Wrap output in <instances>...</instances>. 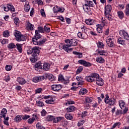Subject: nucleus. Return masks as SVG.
Listing matches in <instances>:
<instances>
[{"label": "nucleus", "mask_w": 129, "mask_h": 129, "mask_svg": "<svg viewBox=\"0 0 129 129\" xmlns=\"http://www.w3.org/2000/svg\"><path fill=\"white\" fill-rule=\"evenodd\" d=\"M85 79L88 82L92 83L95 82L99 86H102L104 84L103 79L100 78L99 75L97 73H92L90 76L86 77Z\"/></svg>", "instance_id": "f257e3e1"}, {"label": "nucleus", "mask_w": 129, "mask_h": 129, "mask_svg": "<svg viewBox=\"0 0 129 129\" xmlns=\"http://www.w3.org/2000/svg\"><path fill=\"white\" fill-rule=\"evenodd\" d=\"M98 54L101 56H105L107 54L106 51L104 50H99L98 51Z\"/></svg>", "instance_id": "ea45409f"}, {"label": "nucleus", "mask_w": 129, "mask_h": 129, "mask_svg": "<svg viewBox=\"0 0 129 129\" xmlns=\"http://www.w3.org/2000/svg\"><path fill=\"white\" fill-rule=\"evenodd\" d=\"M4 11L5 12H9V11H11V12H15L16 10L15 7L13 5L8 4L7 6L4 7Z\"/></svg>", "instance_id": "f8f14e48"}, {"label": "nucleus", "mask_w": 129, "mask_h": 129, "mask_svg": "<svg viewBox=\"0 0 129 129\" xmlns=\"http://www.w3.org/2000/svg\"><path fill=\"white\" fill-rule=\"evenodd\" d=\"M63 13L64 12V9H62L61 8H59L58 10H55V13Z\"/></svg>", "instance_id": "13d9d810"}, {"label": "nucleus", "mask_w": 129, "mask_h": 129, "mask_svg": "<svg viewBox=\"0 0 129 129\" xmlns=\"http://www.w3.org/2000/svg\"><path fill=\"white\" fill-rule=\"evenodd\" d=\"M52 90L53 91H59V90H61V88H62V85H52L51 87Z\"/></svg>", "instance_id": "dca6fc26"}, {"label": "nucleus", "mask_w": 129, "mask_h": 129, "mask_svg": "<svg viewBox=\"0 0 129 129\" xmlns=\"http://www.w3.org/2000/svg\"><path fill=\"white\" fill-rule=\"evenodd\" d=\"M64 80V77L62 75H59L58 77V81H63Z\"/></svg>", "instance_id": "69168bd1"}, {"label": "nucleus", "mask_w": 129, "mask_h": 129, "mask_svg": "<svg viewBox=\"0 0 129 129\" xmlns=\"http://www.w3.org/2000/svg\"><path fill=\"white\" fill-rule=\"evenodd\" d=\"M82 70H83V68L82 67H79L76 71V74H79L80 73L82 72Z\"/></svg>", "instance_id": "3c124183"}, {"label": "nucleus", "mask_w": 129, "mask_h": 129, "mask_svg": "<svg viewBox=\"0 0 129 129\" xmlns=\"http://www.w3.org/2000/svg\"><path fill=\"white\" fill-rule=\"evenodd\" d=\"M22 119H23L24 120H26L28 119V118H30V116L29 115H21Z\"/></svg>", "instance_id": "09e8293b"}, {"label": "nucleus", "mask_w": 129, "mask_h": 129, "mask_svg": "<svg viewBox=\"0 0 129 129\" xmlns=\"http://www.w3.org/2000/svg\"><path fill=\"white\" fill-rule=\"evenodd\" d=\"M54 119V116H52V115H48L46 117V120L47 121H53Z\"/></svg>", "instance_id": "79ce46f5"}, {"label": "nucleus", "mask_w": 129, "mask_h": 129, "mask_svg": "<svg viewBox=\"0 0 129 129\" xmlns=\"http://www.w3.org/2000/svg\"><path fill=\"white\" fill-rule=\"evenodd\" d=\"M78 63H79L81 65H83V66H85V67H90L92 65L90 62H87L83 59L79 60L78 61Z\"/></svg>", "instance_id": "4468645a"}, {"label": "nucleus", "mask_w": 129, "mask_h": 129, "mask_svg": "<svg viewBox=\"0 0 129 129\" xmlns=\"http://www.w3.org/2000/svg\"><path fill=\"white\" fill-rule=\"evenodd\" d=\"M41 15L42 16H43L44 18L46 17V14L45 13V11H44V9H42L40 10Z\"/></svg>", "instance_id": "6e6d98bb"}, {"label": "nucleus", "mask_w": 129, "mask_h": 129, "mask_svg": "<svg viewBox=\"0 0 129 129\" xmlns=\"http://www.w3.org/2000/svg\"><path fill=\"white\" fill-rule=\"evenodd\" d=\"M35 68H37V69H42V65L39 63H36L35 64Z\"/></svg>", "instance_id": "5fc2aeb1"}, {"label": "nucleus", "mask_w": 129, "mask_h": 129, "mask_svg": "<svg viewBox=\"0 0 129 129\" xmlns=\"http://www.w3.org/2000/svg\"><path fill=\"white\" fill-rule=\"evenodd\" d=\"M108 98H109L108 95H106V97L104 100L105 103H106V104H109V105H110L111 106L114 105V104L115 103V99L111 98L108 99Z\"/></svg>", "instance_id": "423d86ee"}, {"label": "nucleus", "mask_w": 129, "mask_h": 129, "mask_svg": "<svg viewBox=\"0 0 129 129\" xmlns=\"http://www.w3.org/2000/svg\"><path fill=\"white\" fill-rule=\"evenodd\" d=\"M46 113H47V112L45 109H43L42 111L41 112V114L42 116H45L46 115Z\"/></svg>", "instance_id": "680f3d73"}, {"label": "nucleus", "mask_w": 129, "mask_h": 129, "mask_svg": "<svg viewBox=\"0 0 129 129\" xmlns=\"http://www.w3.org/2000/svg\"><path fill=\"white\" fill-rule=\"evenodd\" d=\"M85 3H86L90 7L93 8V7H94V4L92 1H86Z\"/></svg>", "instance_id": "58836bf2"}, {"label": "nucleus", "mask_w": 129, "mask_h": 129, "mask_svg": "<svg viewBox=\"0 0 129 129\" xmlns=\"http://www.w3.org/2000/svg\"><path fill=\"white\" fill-rule=\"evenodd\" d=\"M111 10H112V8L110 5H107L105 7V16L109 21H112V20H113V18H112V16L110 15Z\"/></svg>", "instance_id": "7ed1b4c3"}, {"label": "nucleus", "mask_w": 129, "mask_h": 129, "mask_svg": "<svg viewBox=\"0 0 129 129\" xmlns=\"http://www.w3.org/2000/svg\"><path fill=\"white\" fill-rule=\"evenodd\" d=\"M106 43L109 47H113L114 46V37L113 36H108L106 39Z\"/></svg>", "instance_id": "39448f33"}, {"label": "nucleus", "mask_w": 129, "mask_h": 129, "mask_svg": "<svg viewBox=\"0 0 129 129\" xmlns=\"http://www.w3.org/2000/svg\"><path fill=\"white\" fill-rule=\"evenodd\" d=\"M118 43L121 45H125V41L123 40L121 37L118 39Z\"/></svg>", "instance_id": "f704fd0d"}, {"label": "nucleus", "mask_w": 129, "mask_h": 129, "mask_svg": "<svg viewBox=\"0 0 129 129\" xmlns=\"http://www.w3.org/2000/svg\"><path fill=\"white\" fill-rule=\"evenodd\" d=\"M17 82L21 84V85H24V84H26V80L23 78L18 77L17 79Z\"/></svg>", "instance_id": "aec40b11"}, {"label": "nucleus", "mask_w": 129, "mask_h": 129, "mask_svg": "<svg viewBox=\"0 0 129 129\" xmlns=\"http://www.w3.org/2000/svg\"><path fill=\"white\" fill-rule=\"evenodd\" d=\"M36 104L37 105H38V106H40V107H43V106H44V103L40 101H36Z\"/></svg>", "instance_id": "8fccbe9b"}, {"label": "nucleus", "mask_w": 129, "mask_h": 129, "mask_svg": "<svg viewBox=\"0 0 129 129\" xmlns=\"http://www.w3.org/2000/svg\"><path fill=\"white\" fill-rule=\"evenodd\" d=\"M45 79V77L44 76H39V77H35L33 79V82L37 83V82H40Z\"/></svg>", "instance_id": "f3484780"}, {"label": "nucleus", "mask_w": 129, "mask_h": 129, "mask_svg": "<svg viewBox=\"0 0 129 129\" xmlns=\"http://www.w3.org/2000/svg\"><path fill=\"white\" fill-rule=\"evenodd\" d=\"M86 93H87V90L84 88L81 89L79 92L80 95H84V94H86Z\"/></svg>", "instance_id": "a878e982"}, {"label": "nucleus", "mask_w": 129, "mask_h": 129, "mask_svg": "<svg viewBox=\"0 0 129 129\" xmlns=\"http://www.w3.org/2000/svg\"><path fill=\"white\" fill-rule=\"evenodd\" d=\"M27 54H32V57L30 58V61L32 63H35L38 60V56L40 55V50L39 47L35 46L33 48H29L27 50Z\"/></svg>", "instance_id": "f03ea898"}, {"label": "nucleus", "mask_w": 129, "mask_h": 129, "mask_svg": "<svg viewBox=\"0 0 129 129\" xmlns=\"http://www.w3.org/2000/svg\"><path fill=\"white\" fill-rule=\"evenodd\" d=\"M6 69L7 70V71H10V70H12V67H11V66H6Z\"/></svg>", "instance_id": "338daca9"}, {"label": "nucleus", "mask_w": 129, "mask_h": 129, "mask_svg": "<svg viewBox=\"0 0 129 129\" xmlns=\"http://www.w3.org/2000/svg\"><path fill=\"white\" fill-rule=\"evenodd\" d=\"M97 47L99 48H103L104 44L102 42H98L97 43Z\"/></svg>", "instance_id": "49530a36"}, {"label": "nucleus", "mask_w": 129, "mask_h": 129, "mask_svg": "<svg viewBox=\"0 0 129 129\" xmlns=\"http://www.w3.org/2000/svg\"><path fill=\"white\" fill-rule=\"evenodd\" d=\"M85 23L89 26H92L93 25H95L96 21L94 20L87 19L85 20Z\"/></svg>", "instance_id": "a211bd4d"}, {"label": "nucleus", "mask_w": 129, "mask_h": 129, "mask_svg": "<svg viewBox=\"0 0 129 129\" xmlns=\"http://www.w3.org/2000/svg\"><path fill=\"white\" fill-rule=\"evenodd\" d=\"M117 15L119 18L120 19V20H122L123 19V17L124 15L123 14V12L122 11H118L117 12Z\"/></svg>", "instance_id": "7c9ffc66"}, {"label": "nucleus", "mask_w": 129, "mask_h": 129, "mask_svg": "<svg viewBox=\"0 0 129 129\" xmlns=\"http://www.w3.org/2000/svg\"><path fill=\"white\" fill-rule=\"evenodd\" d=\"M30 9H31V7H30V5L29 4H25L24 6V11L26 12V13H28L29 11H30Z\"/></svg>", "instance_id": "72a5a7b5"}, {"label": "nucleus", "mask_w": 129, "mask_h": 129, "mask_svg": "<svg viewBox=\"0 0 129 129\" xmlns=\"http://www.w3.org/2000/svg\"><path fill=\"white\" fill-rule=\"evenodd\" d=\"M125 14L127 17H129V4H128L126 6Z\"/></svg>", "instance_id": "c9c22d12"}, {"label": "nucleus", "mask_w": 129, "mask_h": 129, "mask_svg": "<svg viewBox=\"0 0 129 129\" xmlns=\"http://www.w3.org/2000/svg\"><path fill=\"white\" fill-rule=\"evenodd\" d=\"M43 91V89L39 88L35 90V93H41Z\"/></svg>", "instance_id": "bf43d9fd"}, {"label": "nucleus", "mask_w": 129, "mask_h": 129, "mask_svg": "<svg viewBox=\"0 0 129 129\" xmlns=\"http://www.w3.org/2000/svg\"><path fill=\"white\" fill-rule=\"evenodd\" d=\"M16 46L19 53H22V52H23V48H22L23 44H20V43H17Z\"/></svg>", "instance_id": "b1692460"}, {"label": "nucleus", "mask_w": 129, "mask_h": 129, "mask_svg": "<svg viewBox=\"0 0 129 129\" xmlns=\"http://www.w3.org/2000/svg\"><path fill=\"white\" fill-rule=\"evenodd\" d=\"M36 128L37 129H45V127L43 126V125L41 123L38 122L36 124Z\"/></svg>", "instance_id": "e433bc0d"}, {"label": "nucleus", "mask_w": 129, "mask_h": 129, "mask_svg": "<svg viewBox=\"0 0 129 129\" xmlns=\"http://www.w3.org/2000/svg\"><path fill=\"white\" fill-rule=\"evenodd\" d=\"M101 23L103 24V26H105V24H107V20L105 19V18H102Z\"/></svg>", "instance_id": "603ef678"}, {"label": "nucleus", "mask_w": 129, "mask_h": 129, "mask_svg": "<svg viewBox=\"0 0 129 129\" xmlns=\"http://www.w3.org/2000/svg\"><path fill=\"white\" fill-rule=\"evenodd\" d=\"M122 111L121 110L117 109V110L115 112L116 115H119V114H121Z\"/></svg>", "instance_id": "052dcab7"}, {"label": "nucleus", "mask_w": 129, "mask_h": 129, "mask_svg": "<svg viewBox=\"0 0 129 129\" xmlns=\"http://www.w3.org/2000/svg\"><path fill=\"white\" fill-rule=\"evenodd\" d=\"M119 105L121 109H123L125 107V103L123 101L120 100L119 101Z\"/></svg>", "instance_id": "c756f323"}, {"label": "nucleus", "mask_w": 129, "mask_h": 129, "mask_svg": "<svg viewBox=\"0 0 129 129\" xmlns=\"http://www.w3.org/2000/svg\"><path fill=\"white\" fill-rule=\"evenodd\" d=\"M7 109L6 108H3L0 114V117H4V119L6 121L9 120L10 117H7L6 118V114H7Z\"/></svg>", "instance_id": "ddd939ff"}, {"label": "nucleus", "mask_w": 129, "mask_h": 129, "mask_svg": "<svg viewBox=\"0 0 129 129\" xmlns=\"http://www.w3.org/2000/svg\"><path fill=\"white\" fill-rule=\"evenodd\" d=\"M83 123H84V120L80 121L78 123V126H81V125H83Z\"/></svg>", "instance_id": "e2e57ef3"}, {"label": "nucleus", "mask_w": 129, "mask_h": 129, "mask_svg": "<svg viewBox=\"0 0 129 129\" xmlns=\"http://www.w3.org/2000/svg\"><path fill=\"white\" fill-rule=\"evenodd\" d=\"M76 80L78 81V86H79V87H80V85L81 86H82V85H84V81L83 80V78H82V76H77Z\"/></svg>", "instance_id": "9d476101"}, {"label": "nucleus", "mask_w": 129, "mask_h": 129, "mask_svg": "<svg viewBox=\"0 0 129 129\" xmlns=\"http://www.w3.org/2000/svg\"><path fill=\"white\" fill-rule=\"evenodd\" d=\"M86 103H91L92 102V98L87 97L85 99Z\"/></svg>", "instance_id": "a19ab883"}, {"label": "nucleus", "mask_w": 129, "mask_h": 129, "mask_svg": "<svg viewBox=\"0 0 129 129\" xmlns=\"http://www.w3.org/2000/svg\"><path fill=\"white\" fill-rule=\"evenodd\" d=\"M118 124H120V123L119 122H116L115 123L113 126H112V127H111V129H113L115 127L117 126V125H118Z\"/></svg>", "instance_id": "0e129e2a"}, {"label": "nucleus", "mask_w": 129, "mask_h": 129, "mask_svg": "<svg viewBox=\"0 0 129 129\" xmlns=\"http://www.w3.org/2000/svg\"><path fill=\"white\" fill-rule=\"evenodd\" d=\"M9 50H12V49H15L17 48V46L14 43H11L8 45Z\"/></svg>", "instance_id": "cd10ccee"}, {"label": "nucleus", "mask_w": 129, "mask_h": 129, "mask_svg": "<svg viewBox=\"0 0 129 129\" xmlns=\"http://www.w3.org/2000/svg\"><path fill=\"white\" fill-rule=\"evenodd\" d=\"M96 61L98 63H104L105 60L104 58H102V57H98L96 58Z\"/></svg>", "instance_id": "bb28decb"}, {"label": "nucleus", "mask_w": 129, "mask_h": 129, "mask_svg": "<svg viewBox=\"0 0 129 129\" xmlns=\"http://www.w3.org/2000/svg\"><path fill=\"white\" fill-rule=\"evenodd\" d=\"M42 36H41V34H40V32H39V31L35 30V35L34 36V38L33 39H36V41H38V39H41V37Z\"/></svg>", "instance_id": "4be33fe9"}, {"label": "nucleus", "mask_w": 129, "mask_h": 129, "mask_svg": "<svg viewBox=\"0 0 129 129\" xmlns=\"http://www.w3.org/2000/svg\"><path fill=\"white\" fill-rule=\"evenodd\" d=\"M83 8L84 11L88 13V15H90V16H92L93 12L92 11H91V10L90 9V7H89V6L86 3L85 5L83 6Z\"/></svg>", "instance_id": "1a4fd4ad"}, {"label": "nucleus", "mask_w": 129, "mask_h": 129, "mask_svg": "<svg viewBox=\"0 0 129 129\" xmlns=\"http://www.w3.org/2000/svg\"><path fill=\"white\" fill-rule=\"evenodd\" d=\"M47 41L46 38H43L39 41H38L36 39H32V42L34 45H37L38 46H42L43 44H45V42Z\"/></svg>", "instance_id": "0eeeda50"}, {"label": "nucleus", "mask_w": 129, "mask_h": 129, "mask_svg": "<svg viewBox=\"0 0 129 129\" xmlns=\"http://www.w3.org/2000/svg\"><path fill=\"white\" fill-rule=\"evenodd\" d=\"M65 117L67 118V119H72L73 118V116L72 115H71L70 114L68 113L65 114Z\"/></svg>", "instance_id": "de8ad7c7"}, {"label": "nucleus", "mask_w": 129, "mask_h": 129, "mask_svg": "<svg viewBox=\"0 0 129 129\" xmlns=\"http://www.w3.org/2000/svg\"><path fill=\"white\" fill-rule=\"evenodd\" d=\"M45 77L48 78L50 81H53L54 80V76H53L52 74H46Z\"/></svg>", "instance_id": "393cba45"}, {"label": "nucleus", "mask_w": 129, "mask_h": 129, "mask_svg": "<svg viewBox=\"0 0 129 129\" xmlns=\"http://www.w3.org/2000/svg\"><path fill=\"white\" fill-rule=\"evenodd\" d=\"M74 55H78L79 58H82L83 55H82V53L81 52H79L77 51H73V52Z\"/></svg>", "instance_id": "37998d69"}, {"label": "nucleus", "mask_w": 129, "mask_h": 129, "mask_svg": "<svg viewBox=\"0 0 129 129\" xmlns=\"http://www.w3.org/2000/svg\"><path fill=\"white\" fill-rule=\"evenodd\" d=\"M35 121V117H32L28 119V122L29 124H32Z\"/></svg>", "instance_id": "a18cd8bd"}, {"label": "nucleus", "mask_w": 129, "mask_h": 129, "mask_svg": "<svg viewBox=\"0 0 129 129\" xmlns=\"http://www.w3.org/2000/svg\"><path fill=\"white\" fill-rule=\"evenodd\" d=\"M26 28L27 30H30V31H34V25L31 24L29 21H26Z\"/></svg>", "instance_id": "6ab92c4d"}, {"label": "nucleus", "mask_w": 129, "mask_h": 129, "mask_svg": "<svg viewBox=\"0 0 129 129\" xmlns=\"http://www.w3.org/2000/svg\"><path fill=\"white\" fill-rule=\"evenodd\" d=\"M60 47H61L60 45H59V49H63V50H64V51H66V52H68V53H70V52L72 51V50H73V48H70L69 49V47H71L69 44L63 45H62V48Z\"/></svg>", "instance_id": "9b49d317"}, {"label": "nucleus", "mask_w": 129, "mask_h": 129, "mask_svg": "<svg viewBox=\"0 0 129 129\" xmlns=\"http://www.w3.org/2000/svg\"><path fill=\"white\" fill-rule=\"evenodd\" d=\"M22 119H22V116L20 115H17L15 118V120H16L17 122H20Z\"/></svg>", "instance_id": "4c0bfd02"}, {"label": "nucleus", "mask_w": 129, "mask_h": 129, "mask_svg": "<svg viewBox=\"0 0 129 129\" xmlns=\"http://www.w3.org/2000/svg\"><path fill=\"white\" fill-rule=\"evenodd\" d=\"M74 110H75V107L74 106H70L67 108V112H73Z\"/></svg>", "instance_id": "c85d7f7f"}, {"label": "nucleus", "mask_w": 129, "mask_h": 129, "mask_svg": "<svg viewBox=\"0 0 129 129\" xmlns=\"http://www.w3.org/2000/svg\"><path fill=\"white\" fill-rule=\"evenodd\" d=\"M44 32H46V33H50V31H51V29H50V28L49 27V25H46L44 26V27L43 28Z\"/></svg>", "instance_id": "473e14b6"}, {"label": "nucleus", "mask_w": 129, "mask_h": 129, "mask_svg": "<svg viewBox=\"0 0 129 129\" xmlns=\"http://www.w3.org/2000/svg\"><path fill=\"white\" fill-rule=\"evenodd\" d=\"M75 102L74 101H68L67 103H66V105L67 104H74Z\"/></svg>", "instance_id": "774afa93"}, {"label": "nucleus", "mask_w": 129, "mask_h": 129, "mask_svg": "<svg viewBox=\"0 0 129 129\" xmlns=\"http://www.w3.org/2000/svg\"><path fill=\"white\" fill-rule=\"evenodd\" d=\"M14 35L15 37V39L18 42H21V41H26L27 40V37L24 35H22L21 32L16 30L14 33Z\"/></svg>", "instance_id": "20e7f679"}, {"label": "nucleus", "mask_w": 129, "mask_h": 129, "mask_svg": "<svg viewBox=\"0 0 129 129\" xmlns=\"http://www.w3.org/2000/svg\"><path fill=\"white\" fill-rule=\"evenodd\" d=\"M3 36L5 38H7V37H10V32L8 30L4 31Z\"/></svg>", "instance_id": "c03bdc74"}, {"label": "nucleus", "mask_w": 129, "mask_h": 129, "mask_svg": "<svg viewBox=\"0 0 129 129\" xmlns=\"http://www.w3.org/2000/svg\"><path fill=\"white\" fill-rule=\"evenodd\" d=\"M42 69L44 71H49L50 70V63L45 62L43 64Z\"/></svg>", "instance_id": "412c9836"}, {"label": "nucleus", "mask_w": 129, "mask_h": 129, "mask_svg": "<svg viewBox=\"0 0 129 129\" xmlns=\"http://www.w3.org/2000/svg\"><path fill=\"white\" fill-rule=\"evenodd\" d=\"M46 103H48L49 104H53L54 103V100H46L45 101Z\"/></svg>", "instance_id": "4d7b16f0"}, {"label": "nucleus", "mask_w": 129, "mask_h": 129, "mask_svg": "<svg viewBox=\"0 0 129 129\" xmlns=\"http://www.w3.org/2000/svg\"><path fill=\"white\" fill-rule=\"evenodd\" d=\"M97 31L99 34H101L102 33V26L101 25H97Z\"/></svg>", "instance_id": "2f4dec72"}, {"label": "nucleus", "mask_w": 129, "mask_h": 129, "mask_svg": "<svg viewBox=\"0 0 129 129\" xmlns=\"http://www.w3.org/2000/svg\"><path fill=\"white\" fill-rule=\"evenodd\" d=\"M64 42L67 43V44L69 43L70 47H71V46H77L78 45V42H77V40L75 39H66L65 40Z\"/></svg>", "instance_id": "6e6552de"}, {"label": "nucleus", "mask_w": 129, "mask_h": 129, "mask_svg": "<svg viewBox=\"0 0 129 129\" xmlns=\"http://www.w3.org/2000/svg\"><path fill=\"white\" fill-rule=\"evenodd\" d=\"M119 35H121L122 37L123 36V38L125 40L129 39L128 34H127L126 32L124 30L119 31Z\"/></svg>", "instance_id": "2eb2a0df"}, {"label": "nucleus", "mask_w": 129, "mask_h": 129, "mask_svg": "<svg viewBox=\"0 0 129 129\" xmlns=\"http://www.w3.org/2000/svg\"><path fill=\"white\" fill-rule=\"evenodd\" d=\"M38 30L39 33H44V28H43L42 27H38Z\"/></svg>", "instance_id": "864d4df0"}, {"label": "nucleus", "mask_w": 129, "mask_h": 129, "mask_svg": "<svg viewBox=\"0 0 129 129\" xmlns=\"http://www.w3.org/2000/svg\"><path fill=\"white\" fill-rule=\"evenodd\" d=\"M63 119V117H55V116L53 117V122L54 123H57L59 122V121H61Z\"/></svg>", "instance_id": "5701e85b"}]
</instances>
